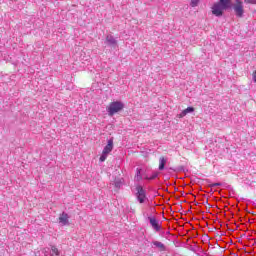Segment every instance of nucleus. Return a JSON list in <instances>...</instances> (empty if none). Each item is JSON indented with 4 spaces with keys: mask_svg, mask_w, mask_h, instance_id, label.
I'll use <instances>...</instances> for the list:
<instances>
[{
    "mask_svg": "<svg viewBox=\"0 0 256 256\" xmlns=\"http://www.w3.org/2000/svg\"><path fill=\"white\" fill-rule=\"evenodd\" d=\"M211 187H221V183H213L211 184Z\"/></svg>",
    "mask_w": 256,
    "mask_h": 256,
    "instance_id": "18",
    "label": "nucleus"
},
{
    "mask_svg": "<svg viewBox=\"0 0 256 256\" xmlns=\"http://www.w3.org/2000/svg\"><path fill=\"white\" fill-rule=\"evenodd\" d=\"M152 245L156 247V249H158L159 251H167V247L165 246V244H163V242L153 241Z\"/></svg>",
    "mask_w": 256,
    "mask_h": 256,
    "instance_id": "10",
    "label": "nucleus"
},
{
    "mask_svg": "<svg viewBox=\"0 0 256 256\" xmlns=\"http://www.w3.org/2000/svg\"><path fill=\"white\" fill-rule=\"evenodd\" d=\"M105 44L108 47H110L111 49H117V47H119V45L117 43V39H115V37H113V35L106 36Z\"/></svg>",
    "mask_w": 256,
    "mask_h": 256,
    "instance_id": "6",
    "label": "nucleus"
},
{
    "mask_svg": "<svg viewBox=\"0 0 256 256\" xmlns=\"http://www.w3.org/2000/svg\"><path fill=\"white\" fill-rule=\"evenodd\" d=\"M135 179H137L138 181H141V179H142L141 170L137 169Z\"/></svg>",
    "mask_w": 256,
    "mask_h": 256,
    "instance_id": "14",
    "label": "nucleus"
},
{
    "mask_svg": "<svg viewBox=\"0 0 256 256\" xmlns=\"http://www.w3.org/2000/svg\"><path fill=\"white\" fill-rule=\"evenodd\" d=\"M44 255L45 256H59V250L57 247L52 246L51 249L46 248L44 249Z\"/></svg>",
    "mask_w": 256,
    "mask_h": 256,
    "instance_id": "8",
    "label": "nucleus"
},
{
    "mask_svg": "<svg viewBox=\"0 0 256 256\" xmlns=\"http://www.w3.org/2000/svg\"><path fill=\"white\" fill-rule=\"evenodd\" d=\"M232 9L236 17H239L240 19L245 15V8L243 6V1L241 0H235V3L232 5Z\"/></svg>",
    "mask_w": 256,
    "mask_h": 256,
    "instance_id": "4",
    "label": "nucleus"
},
{
    "mask_svg": "<svg viewBox=\"0 0 256 256\" xmlns=\"http://www.w3.org/2000/svg\"><path fill=\"white\" fill-rule=\"evenodd\" d=\"M244 3H246V5H256V0H244Z\"/></svg>",
    "mask_w": 256,
    "mask_h": 256,
    "instance_id": "15",
    "label": "nucleus"
},
{
    "mask_svg": "<svg viewBox=\"0 0 256 256\" xmlns=\"http://www.w3.org/2000/svg\"><path fill=\"white\" fill-rule=\"evenodd\" d=\"M159 177V172H154L151 176L146 177L148 181H153V179H157Z\"/></svg>",
    "mask_w": 256,
    "mask_h": 256,
    "instance_id": "13",
    "label": "nucleus"
},
{
    "mask_svg": "<svg viewBox=\"0 0 256 256\" xmlns=\"http://www.w3.org/2000/svg\"><path fill=\"white\" fill-rule=\"evenodd\" d=\"M253 81H254V83H256V70L253 73Z\"/></svg>",
    "mask_w": 256,
    "mask_h": 256,
    "instance_id": "19",
    "label": "nucleus"
},
{
    "mask_svg": "<svg viewBox=\"0 0 256 256\" xmlns=\"http://www.w3.org/2000/svg\"><path fill=\"white\" fill-rule=\"evenodd\" d=\"M125 108V104L121 101H114L109 104V106L106 108V111L109 115V117H113L116 113H119V111H123Z\"/></svg>",
    "mask_w": 256,
    "mask_h": 256,
    "instance_id": "2",
    "label": "nucleus"
},
{
    "mask_svg": "<svg viewBox=\"0 0 256 256\" xmlns=\"http://www.w3.org/2000/svg\"><path fill=\"white\" fill-rule=\"evenodd\" d=\"M114 185H115V187H116L117 189H119V187H121V185H122L121 180H115V181H114Z\"/></svg>",
    "mask_w": 256,
    "mask_h": 256,
    "instance_id": "17",
    "label": "nucleus"
},
{
    "mask_svg": "<svg viewBox=\"0 0 256 256\" xmlns=\"http://www.w3.org/2000/svg\"><path fill=\"white\" fill-rule=\"evenodd\" d=\"M165 165H167V159L165 157H160L159 159V171H163L165 169Z\"/></svg>",
    "mask_w": 256,
    "mask_h": 256,
    "instance_id": "12",
    "label": "nucleus"
},
{
    "mask_svg": "<svg viewBox=\"0 0 256 256\" xmlns=\"http://www.w3.org/2000/svg\"><path fill=\"white\" fill-rule=\"evenodd\" d=\"M59 223H61V225H69V215L63 212L59 217Z\"/></svg>",
    "mask_w": 256,
    "mask_h": 256,
    "instance_id": "9",
    "label": "nucleus"
},
{
    "mask_svg": "<svg viewBox=\"0 0 256 256\" xmlns=\"http://www.w3.org/2000/svg\"><path fill=\"white\" fill-rule=\"evenodd\" d=\"M193 111H195V108L188 107V108L184 109L180 114H178V118L183 119V117L188 115V113H193Z\"/></svg>",
    "mask_w": 256,
    "mask_h": 256,
    "instance_id": "11",
    "label": "nucleus"
},
{
    "mask_svg": "<svg viewBox=\"0 0 256 256\" xmlns=\"http://www.w3.org/2000/svg\"><path fill=\"white\" fill-rule=\"evenodd\" d=\"M190 5L191 7H197V5H199V0H191Z\"/></svg>",
    "mask_w": 256,
    "mask_h": 256,
    "instance_id": "16",
    "label": "nucleus"
},
{
    "mask_svg": "<svg viewBox=\"0 0 256 256\" xmlns=\"http://www.w3.org/2000/svg\"><path fill=\"white\" fill-rule=\"evenodd\" d=\"M135 197H136L138 203H140V204H143V203L149 201V199L147 198V190H145L143 188V186H141V185L136 186Z\"/></svg>",
    "mask_w": 256,
    "mask_h": 256,
    "instance_id": "3",
    "label": "nucleus"
},
{
    "mask_svg": "<svg viewBox=\"0 0 256 256\" xmlns=\"http://www.w3.org/2000/svg\"><path fill=\"white\" fill-rule=\"evenodd\" d=\"M148 221H149L151 227L154 229V231H156L157 233H159V231H161V225L159 224V220H157V218L148 217Z\"/></svg>",
    "mask_w": 256,
    "mask_h": 256,
    "instance_id": "7",
    "label": "nucleus"
},
{
    "mask_svg": "<svg viewBox=\"0 0 256 256\" xmlns=\"http://www.w3.org/2000/svg\"><path fill=\"white\" fill-rule=\"evenodd\" d=\"M113 151V138H110L107 142V145L104 147L102 154L100 156V162L103 163L107 160L109 153Z\"/></svg>",
    "mask_w": 256,
    "mask_h": 256,
    "instance_id": "5",
    "label": "nucleus"
},
{
    "mask_svg": "<svg viewBox=\"0 0 256 256\" xmlns=\"http://www.w3.org/2000/svg\"><path fill=\"white\" fill-rule=\"evenodd\" d=\"M231 9V0H219L212 6V14L215 17H223L224 11Z\"/></svg>",
    "mask_w": 256,
    "mask_h": 256,
    "instance_id": "1",
    "label": "nucleus"
}]
</instances>
